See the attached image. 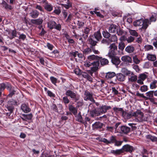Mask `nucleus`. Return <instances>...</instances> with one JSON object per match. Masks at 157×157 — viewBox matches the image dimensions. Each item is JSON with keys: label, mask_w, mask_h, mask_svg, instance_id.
Returning <instances> with one entry per match:
<instances>
[{"label": "nucleus", "mask_w": 157, "mask_h": 157, "mask_svg": "<svg viewBox=\"0 0 157 157\" xmlns=\"http://www.w3.org/2000/svg\"><path fill=\"white\" fill-rule=\"evenodd\" d=\"M134 116L135 118L134 120L136 121L142 122L147 121V118L145 117L143 112L140 111H137L135 112Z\"/></svg>", "instance_id": "4"}, {"label": "nucleus", "mask_w": 157, "mask_h": 157, "mask_svg": "<svg viewBox=\"0 0 157 157\" xmlns=\"http://www.w3.org/2000/svg\"><path fill=\"white\" fill-rule=\"evenodd\" d=\"M109 50L107 56H112L117 55V47L115 43L110 44L109 47Z\"/></svg>", "instance_id": "3"}, {"label": "nucleus", "mask_w": 157, "mask_h": 157, "mask_svg": "<svg viewBox=\"0 0 157 157\" xmlns=\"http://www.w3.org/2000/svg\"><path fill=\"white\" fill-rule=\"evenodd\" d=\"M56 25V23L52 21H50L48 23V27L50 29H54Z\"/></svg>", "instance_id": "30"}, {"label": "nucleus", "mask_w": 157, "mask_h": 157, "mask_svg": "<svg viewBox=\"0 0 157 157\" xmlns=\"http://www.w3.org/2000/svg\"><path fill=\"white\" fill-rule=\"evenodd\" d=\"M84 100L85 101L90 100L93 102H95V100L93 98V93L88 90H86L84 93Z\"/></svg>", "instance_id": "6"}, {"label": "nucleus", "mask_w": 157, "mask_h": 157, "mask_svg": "<svg viewBox=\"0 0 157 157\" xmlns=\"http://www.w3.org/2000/svg\"><path fill=\"white\" fill-rule=\"evenodd\" d=\"M7 105H8L12 106L17 105V102L16 101L13 99L10 100L7 102Z\"/></svg>", "instance_id": "42"}, {"label": "nucleus", "mask_w": 157, "mask_h": 157, "mask_svg": "<svg viewBox=\"0 0 157 157\" xmlns=\"http://www.w3.org/2000/svg\"><path fill=\"white\" fill-rule=\"evenodd\" d=\"M81 75L83 78H86L89 81L92 82V78L87 73L84 72H82Z\"/></svg>", "instance_id": "21"}, {"label": "nucleus", "mask_w": 157, "mask_h": 157, "mask_svg": "<svg viewBox=\"0 0 157 157\" xmlns=\"http://www.w3.org/2000/svg\"><path fill=\"white\" fill-rule=\"evenodd\" d=\"M111 108L110 106L102 105L98 108L100 115L105 113L107 110Z\"/></svg>", "instance_id": "9"}, {"label": "nucleus", "mask_w": 157, "mask_h": 157, "mask_svg": "<svg viewBox=\"0 0 157 157\" xmlns=\"http://www.w3.org/2000/svg\"><path fill=\"white\" fill-rule=\"evenodd\" d=\"M121 148L123 153L124 151H126L131 153L134 150V147L128 144L124 145Z\"/></svg>", "instance_id": "8"}, {"label": "nucleus", "mask_w": 157, "mask_h": 157, "mask_svg": "<svg viewBox=\"0 0 157 157\" xmlns=\"http://www.w3.org/2000/svg\"><path fill=\"white\" fill-rule=\"evenodd\" d=\"M121 72L128 77L131 76L133 74V72H132L128 70L127 69L125 68H122L121 69Z\"/></svg>", "instance_id": "17"}, {"label": "nucleus", "mask_w": 157, "mask_h": 157, "mask_svg": "<svg viewBox=\"0 0 157 157\" xmlns=\"http://www.w3.org/2000/svg\"><path fill=\"white\" fill-rule=\"evenodd\" d=\"M92 52L91 49L89 48H87L85 49L83 52L84 54H88L91 53Z\"/></svg>", "instance_id": "58"}, {"label": "nucleus", "mask_w": 157, "mask_h": 157, "mask_svg": "<svg viewBox=\"0 0 157 157\" xmlns=\"http://www.w3.org/2000/svg\"><path fill=\"white\" fill-rule=\"evenodd\" d=\"M156 20V15L155 13L152 14L150 18L149 21L150 23L151 22H155Z\"/></svg>", "instance_id": "47"}, {"label": "nucleus", "mask_w": 157, "mask_h": 157, "mask_svg": "<svg viewBox=\"0 0 157 157\" xmlns=\"http://www.w3.org/2000/svg\"><path fill=\"white\" fill-rule=\"evenodd\" d=\"M91 64L93 65V67L98 68L99 65V62L98 61L94 62L91 63Z\"/></svg>", "instance_id": "61"}, {"label": "nucleus", "mask_w": 157, "mask_h": 157, "mask_svg": "<svg viewBox=\"0 0 157 157\" xmlns=\"http://www.w3.org/2000/svg\"><path fill=\"white\" fill-rule=\"evenodd\" d=\"M116 140V136H111L110 137L109 140V144L114 143Z\"/></svg>", "instance_id": "49"}, {"label": "nucleus", "mask_w": 157, "mask_h": 157, "mask_svg": "<svg viewBox=\"0 0 157 157\" xmlns=\"http://www.w3.org/2000/svg\"><path fill=\"white\" fill-rule=\"evenodd\" d=\"M43 21V20L42 19L40 18L36 19H32L31 21L32 23L38 25L41 24L42 23Z\"/></svg>", "instance_id": "22"}, {"label": "nucleus", "mask_w": 157, "mask_h": 157, "mask_svg": "<svg viewBox=\"0 0 157 157\" xmlns=\"http://www.w3.org/2000/svg\"><path fill=\"white\" fill-rule=\"evenodd\" d=\"M144 48L146 51H149L150 50L153 49V47L152 46L150 45H147L145 46Z\"/></svg>", "instance_id": "59"}, {"label": "nucleus", "mask_w": 157, "mask_h": 157, "mask_svg": "<svg viewBox=\"0 0 157 157\" xmlns=\"http://www.w3.org/2000/svg\"><path fill=\"white\" fill-rule=\"evenodd\" d=\"M113 110H114V111L115 112H120V113L122 114V115L124 112L123 109L122 108H118L117 107H114L113 108Z\"/></svg>", "instance_id": "46"}, {"label": "nucleus", "mask_w": 157, "mask_h": 157, "mask_svg": "<svg viewBox=\"0 0 157 157\" xmlns=\"http://www.w3.org/2000/svg\"><path fill=\"white\" fill-rule=\"evenodd\" d=\"M50 79L52 82L56 86L57 81V79L53 76H51L50 77Z\"/></svg>", "instance_id": "54"}, {"label": "nucleus", "mask_w": 157, "mask_h": 157, "mask_svg": "<svg viewBox=\"0 0 157 157\" xmlns=\"http://www.w3.org/2000/svg\"><path fill=\"white\" fill-rule=\"evenodd\" d=\"M121 60L124 62L126 63H132V59L131 58L128 56H125L121 57Z\"/></svg>", "instance_id": "14"}, {"label": "nucleus", "mask_w": 157, "mask_h": 157, "mask_svg": "<svg viewBox=\"0 0 157 157\" xmlns=\"http://www.w3.org/2000/svg\"><path fill=\"white\" fill-rule=\"evenodd\" d=\"M134 50V48L132 45L128 46H127L125 49V51L128 53L133 52Z\"/></svg>", "instance_id": "29"}, {"label": "nucleus", "mask_w": 157, "mask_h": 157, "mask_svg": "<svg viewBox=\"0 0 157 157\" xmlns=\"http://www.w3.org/2000/svg\"><path fill=\"white\" fill-rule=\"evenodd\" d=\"M21 109L25 113H28L31 111V109L28 104L23 103L21 106Z\"/></svg>", "instance_id": "10"}, {"label": "nucleus", "mask_w": 157, "mask_h": 157, "mask_svg": "<svg viewBox=\"0 0 157 157\" xmlns=\"http://www.w3.org/2000/svg\"><path fill=\"white\" fill-rule=\"evenodd\" d=\"M102 34L104 37L105 38L108 39L110 36L111 34L109 32L106 31H104L102 32Z\"/></svg>", "instance_id": "43"}, {"label": "nucleus", "mask_w": 157, "mask_h": 157, "mask_svg": "<svg viewBox=\"0 0 157 157\" xmlns=\"http://www.w3.org/2000/svg\"><path fill=\"white\" fill-rule=\"evenodd\" d=\"M117 26L116 25L112 24L109 27V32L110 33H115L117 31Z\"/></svg>", "instance_id": "11"}, {"label": "nucleus", "mask_w": 157, "mask_h": 157, "mask_svg": "<svg viewBox=\"0 0 157 157\" xmlns=\"http://www.w3.org/2000/svg\"><path fill=\"white\" fill-rule=\"evenodd\" d=\"M148 90L147 86L144 85L140 87V90L142 92H145L147 91Z\"/></svg>", "instance_id": "51"}, {"label": "nucleus", "mask_w": 157, "mask_h": 157, "mask_svg": "<svg viewBox=\"0 0 157 157\" xmlns=\"http://www.w3.org/2000/svg\"><path fill=\"white\" fill-rule=\"evenodd\" d=\"M6 86L4 83L0 84V97H1L2 91L4 90Z\"/></svg>", "instance_id": "52"}, {"label": "nucleus", "mask_w": 157, "mask_h": 157, "mask_svg": "<svg viewBox=\"0 0 157 157\" xmlns=\"http://www.w3.org/2000/svg\"><path fill=\"white\" fill-rule=\"evenodd\" d=\"M129 32L130 34L133 36L136 37L138 36L139 34L135 30L129 29Z\"/></svg>", "instance_id": "38"}, {"label": "nucleus", "mask_w": 157, "mask_h": 157, "mask_svg": "<svg viewBox=\"0 0 157 157\" xmlns=\"http://www.w3.org/2000/svg\"><path fill=\"white\" fill-rule=\"evenodd\" d=\"M104 124L100 122H96L92 124V127L94 129L101 128Z\"/></svg>", "instance_id": "18"}, {"label": "nucleus", "mask_w": 157, "mask_h": 157, "mask_svg": "<svg viewBox=\"0 0 157 157\" xmlns=\"http://www.w3.org/2000/svg\"><path fill=\"white\" fill-rule=\"evenodd\" d=\"M67 97V96H66L63 98V101L65 104H68L70 102V100L68 99Z\"/></svg>", "instance_id": "53"}, {"label": "nucleus", "mask_w": 157, "mask_h": 157, "mask_svg": "<svg viewBox=\"0 0 157 157\" xmlns=\"http://www.w3.org/2000/svg\"><path fill=\"white\" fill-rule=\"evenodd\" d=\"M2 4H4V7L6 9H8L11 10L12 9V6L7 4L5 1H3L2 2Z\"/></svg>", "instance_id": "50"}, {"label": "nucleus", "mask_w": 157, "mask_h": 157, "mask_svg": "<svg viewBox=\"0 0 157 157\" xmlns=\"http://www.w3.org/2000/svg\"><path fill=\"white\" fill-rule=\"evenodd\" d=\"M140 151L141 154L143 155H144L145 154L147 155L149 153L148 151L143 146L141 147Z\"/></svg>", "instance_id": "45"}, {"label": "nucleus", "mask_w": 157, "mask_h": 157, "mask_svg": "<svg viewBox=\"0 0 157 157\" xmlns=\"http://www.w3.org/2000/svg\"><path fill=\"white\" fill-rule=\"evenodd\" d=\"M44 8L46 10L49 12L52 11L53 8L52 5L48 2H45Z\"/></svg>", "instance_id": "19"}, {"label": "nucleus", "mask_w": 157, "mask_h": 157, "mask_svg": "<svg viewBox=\"0 0 157 157\" xmlns=\"http://www.w3.org/2000/svg\"><path fill=\"white\" fill-rule=\"evenodd\" d=\"M101 43L103 44H106L109 45L110 44L109 40L108 39L103 38L101 41Z\"/></svg>", "instance_id": "56"}, {"label": "nucleus", "mask_w": 157, "mask_h": 157, "mask_svg": "<svg viewBox=\"0 0 157 157\" xmlns=\"http://www.w3.org/2000/svg\"><path fill=\"white\" fill-rule=\"evenodd\" d=\"M116 74L113 72H109L106 73L105 78L107 79H110L116 76Z\"/></svg>", "instance_id": "24"}, {"label": "nucleus", "mask_w": 157, "mask_h": 157, "mask_svg": "<svg viewBox=\"0 0 157 157\" xmlns=\"http://www.w3.org/2000/svg\"><path fill=\"white\" fill-rule=\"evenodd\" d=\"M133 62L136 64H138L140 63V61L138 59L136 56L133 57Z\"/></svg>", "instance_id": "62"}, {"label": "nucleus", "mask_w": 157, "mask_h": 157, "mask_svg": "<svg viewBox=\"0 0 157 157\" xmlns=\"http://www.w3.org/2000/svg\"><path fill=\"white\" fill-rule=\"evenodd\" d=\"M11 36H8V38L10 40H12L16 37L17 35V32L15 30L11 31Z\"/></svg>", "instance_id": "37"}, {"label": "nucleus", "mask_w": 157, "mask_h": 157, "mask_svg": "<svg viewBox=\"0 0 157 157\" xmlns=\"http://www.w3.org/2000/svg\"><path fill=\"white\" fill-rule=\"evenodd\" d=\"M109 62L108 60L106 59L105 58H101L100 59L101 64L102 65H107L108 64Z\"/></svg>", "instance_id": "41"}, {"label": "nucleus", "mask_w": 157, "mask_h": 157, "mask_svg": "<svg viewBox=\"0 0 157 157\" xmlns=\"http://www.w3.org/2000/svg\"><path fill=\"white\" fill-rule=\"evenodd\" d=\"M93 38L94 36H93L92 37H89L88 40V43L91 45V48L95 46L97 43V41L94 40Z\"/></svg>", "instance_id": "16"}, {"label": "nucleus", "mask_w": 157, "mask_h": 157, "mask_svg": "<svg viewBox=\"0 0 157 157\" xmlns=\"http://www.w3.org/2000/svg\"><path fill=\"white\" fill-rule=\"evenodd\" d=\"M61 5L66 9H68L72 6L71 3L69 0H67L66 4H62Z\"/></svg>", "instance_id": "36"}, {"label": "nucleus", "mask_w": 157, "mask_h": 157, "mask_svg": "<svg viewBox=\"0 0 157 157\" xmlns=\"http://www.w3.org/2000/svg\"><path fill=\"white\" fill-rule=\"evenodd\" d=\"M26 37V36L25 34H24L22 33L20 34L19 37V39L20 40H21L23 41L25 40Z\"/></svg>", "instance_id": "64"}, {"label": "nucleus", "mask_w": 157, "mask_h": 157, "mask_svg": "<svg viewBox=\"0 0 157 157\" xmlns=\"http://www.w3.org/2000/svg\"><path fill=\"white\" fill-rule=\"evenodd\" d=\"M110 43L112 42H117L118 38L117 36L115 34L110 35V36L108 38Z\"/></svg>", "instance_id": "13"}, {"label": "nucleus", "mask_w": 157, "mask_h": 157, "mask_svg": "<svg viewBox=\"0 0 157 157\" xmlns=\"http://www.w3.org/2000/svg\"><path fill=\"white\" fill-rule=\"evenodd\" d=\"M69 109L70 111L74 115H76L77 113V109L72 105L69 106Z\"/></svg>", "instance_id": "27"}, {"label": "nucleus", "mask_w": 157, "mask_h": 157, "mask_svg": "<svg viewBox=\"0 0 157 157\" xmlns=\"http://www.w3.org/2000/svg\"><path fill=\"white\" fill-rule=\"evenodd\" d=\"M76 118V120L82 123H84V122L82 119V116L81 115V112H79L78 114H76V115H75Z\"/></svg>", "instance_id": "25"}, {"label": "nucleus", "mask_w": 157, "mask_h": 157, "mask_svg": "<svg viewBox=\"0 0 157 157\" xmlns=\"http://www.w3.org/2000/svg\"><path fill=\"white\" fill-rule=\"evenodd\" d=\"M110 152L111 153L115 155H120L123 153L122 148L116 150H112Z\"/></svg>", "instance_id": "26"}, {"label": "nucleus", "mask_w": 157, "mask_h": 157, "mask_svg": "<svg viewBox=\"0 0 157 157\" xmlns=\"http://www.w3.org/2000/svg\"><path fill=\"white\" fill-rule=\"evenodd\" d=\"M157 83V81L154 80H153L150 84V87L151 89H155L157 87L156 84Z\"/></svg>", "instance_id": "35"}, {"label": "nucleus", "mask_w": 157, "mask_h": 157, "mask_svg": "<svg viewBox=\"0 0 157 157\" xmlns=\"http://www.w3.org/2000/svg\"><path fill=\"white\" fill-rule=\"evenodd\" d=\"M99 58V57L98 56H96L94 55L90 56L88 57V59L90 61L94 60H98Z\"/></svg>", "instance_id": "40"}, {"label": "nucleus", "mask_w": 157, "mask_h": 157, "mask_svg": "<svg viewBox=\"0 0 157 157\" xmlns=\"http://www.w3.org/2000/svg\"><path fill=\"white\" fill-rule=\"evenodd\" d=\"M39 15V12L36 10H33L29 13L30 16L33 18H36Z\"/></svg>", "instance_id": "20"}, {"label": "nucleus", "mask_w": 157, "mask_h": 157, "mask_svg": "<svg viewBox=\"0 0 157 157\" xmlns=\"http://www.w3.org/2000/svg\"><path fill=\"white\" fill-rule=\"evenodd\" d=\"M135 114V112L128 113L124 111L122 116L124 118L129 119L132 116L134 117Z\"/></svg>", "instance_id": "15"}, {"label": "nucleus", "mask_w": 157, "mask_h": 157, "mask_svg": "<svg viewBox=\"0 0 157 157\" xmlns=\"http://www.w3.org/2000/svg\"><path fill=\"white\" fill-rule=\"evenodd\" d=\"M116 56L114 55L112 56L108 57L111 59V61L113 64L117 66L120 63L121 60L119 57Z\"/></svg>", "instance_id": "7"}, {"label": "nucleus", "mask_w": 157, "mask_h": 157, "mask_svg": "<svg viewBox=\"0 0 157 157\" xmlns=\"http://www.w3.org/2000/svg\"><path fill=\"white\" fill-rule=\"evenodd\" d=\"M33 115L32 113L24 115V117L27 120H31L33 117Z\"/></svg>", "instance_id": "60"}, {"label": "nucleus", "mask_w": 157, "mask_h": 157, "mask_svg": "<svg viewBox=\"0 0 157 157\" xmlns=\"http://www.w3.org/2000/svg\"><path fill=\"white\" fill-rule=\"evenodd\" d=\"M90 113L91 116L93 117L96 116H98L100 115L98 108L90 110Z\"/></svg>", "instance_id": "12"}, {"label": "nucleus", "mask_w": 157, "mask_h": 157, "mask_svg": "<svg viewBox=\"0 0 157 157\" xmlns=\"http://www.w3.org/2000/svg\"><path fill=\"white\" fill-rule=\"evenodd\" d=\"M116 78L114 80H112L111 82V83L115 84L117 82V80L118 81L123 82L125 79V75L121 73L117 74L116 75Z\"/></svg>", "instance_id": "5"}, {"label": "nucleus", "mask_w": 157, "mask_h": 157, "mask_svg": "<svg viewBox=\"0 0 157 157\" xmlns=\"http://www.w3.org/2000/svg\"><path fill=\"white\" fill-rule=\"evenodd\" d=\"M121 129L122 132L124 133H127L129 132L130 129L126 126H121Z\"/></svg>", "instance_id": "28"}, {"label": "nucleus", "mask_w": 157, "mask_h": 157, "mask_svg": "<svg viewBox=\"0 0 157 157\" xmlns=\"http://www.w3.org/2000/svg\"><path fill=\"white\" fill-rule=\"evenodd\" d=\"M7 89L10 90V93L8 95V96L10 97H11L13 94H15V89L13 88L11 89V87L10 86H8Z\"/></svg>", "instance_id": "32"}, {"label": "nucleus", "mask_w": 157, "mask_h": 157, "mask_svg": "<svg viewBox=\"0 0 157 157\" xmlns=\"http://www.w3.org/2000/svg\"><path fill=\"white\" fill-rule=\"evenodd\" d=\"M146 95L147 97V99L154 97V90L150 91L146 93Z\"/></svg>", "instance_id": "39"}, {"label": "nucleus", "mask_w": 157, "mask_h": 157, "mask_svg": "<svg viewBox=\"0 0 157 157\" xmlns=\"http://www.w3.org/2000/svg\"><path fill=\"white\" fill-rule=\"evenodd\" d=\"M91 28L89 26L84 27L82 29V31L83 33L89 34L90 31L91 30Z\"/></svg>", "instance_id": "34"}, {"label": "nucleus", "mask_w": 157, "mask_h": 157, "mask_svg": "<svg viewBox=\"0 0 157 157\" xmlns=\"http://www.w3.org/2000/svg\"><path fill=\"white\" fill-rule=\"evenodd\" d=\"M147 58L149 60L154 61L156 59V56L155 55L148 54L147 56Z\"/></svg>", "instance_id": "31"}, {"label": "nucleus", "mask_w": 157, "mask_h": 157, "mask_svg": "<svg viewBox=\"0 0 157 157\" xmlns=\"http://www.w3.org/2000/svg\"><path fill=\"white\" fill-rule=\"evenodd\" d=\"M147 138L148 139H149L152 141H157V137L154 136H151V135H149L147 136Z\"/></svg>", "instance_id": "44"}, {"label": "nucleus", "mask_w": 157, "mask_h": 157, "mask_svg": "<svg viewBox=\"0 0 157 157\" xmlns=\"http://www.w3.org/2000/svg\"><path fill=\"white\" fill-rule=\"evenodd\" d=\"M133 24L135 27L142 26L141 29L145 31L148 27V25L150 24V22L148 19L144 20L143 19L141 18L134 21Z\"/></svg>", "instance_id": "1"}, {"label": "nucleus", "mask_w": 157, "mask_h": 157, "mask_svg": "<svg viewBox=\"0 0 157 157\" xmlns=\"http://www.w3.org/2000/svg\"><path fill=\"white\" fill-rule=\"evenodd\" d=\"M135 40V38L132 36H130L127 38V41L128 43H131Z\"/></svg>", "instance_id": "57"}, {"label": "nucleus", "mask_w": 157, "mask_h": 157, "mask_svg": "<svg viewBox=\"0 0 157 157\" xmlns=\"http://www.w3.org/2000/svg\"><path fill=\"white\" fill-rule=\"evenodd\" d=\"M65 94L67 96L70 97L72 100H74L75 102L78 100L80 98V96L76 92L70 90H67Z\"/></svg>", "instance_id": "2"}, {"label": "nucleus", "mask_w": 157, "mask_h": 157, "mask_svg": "<svg viewBox=\"0 0 157 157\" xmlns=\"http://www.w3.org/2000/svg\"><path fill=\"white\" fill-rule=\"evenodd\" d=\"M137 76L135 75L133 73V74L131 76L128 77V81L131 82H134L137 80Z\"/></svg>", "instance_id": "33"}, {"label": "nucleus", "mask_w": 157, "mask_h": 157, "mask_svg": "<svg viewBox=\"0 0 157 157\" xmlns=\"http://www.w3.org/2000/svg\"><path fill=\"white\" fill-rule=\"evenodd\" d=\"M94 36L98 41H99L102 38V36L99 30L95 32L94 34Z\"/></svg>", "instance_id": "23"}, {"label": "nucleus", "mask_w": 157, "mask_h": 157, "mask_svg": "<svg viewBox=\"0 0 157 157\" xmlns=\"http://www.w3.org/2000/svg\"><path fill=\"white\" fill-rule=\"evenodd\" d=\"M147 77V76L144 74H140L138 77V78L144 80Z\"/></svg>", "instance_id": "55"}, {"label": "nucleus", "mask_w": 157, "mask_h": 157, "mask_svg": "<svg viewBox=\"0 0 157 157\" xmlns=\"http://www.w3.org/2000/svg\"><path fill=\"white\" fill-rule=\"evenodd\" d=\"M74 72L75 73L78 75H82V72L79 69L77 68L75 69L74 70Z\"/></svg>", "instance_id": "63"}, {"label": "nucleus", "mask_w": 157, "mask_h": 157, "mask_svg": "<svg viewBox=\"0 0 157 157\" xmlns=\"http://www.w3.org/2000/svg\"><path fill=\"white\" fill-rule=\"evenodd\" d=\"M125 47L124 44L123 42H121L119 43L118 48L121 51H123Z\"/></svg>", "instance_id": "48"}]
</instances>
